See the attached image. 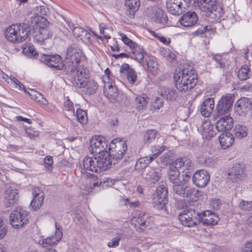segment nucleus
<instances>
[{"label":"nucleus","mask_w":252,"mask_h":252,"mask_svg":"<svg viewBox=\"0 0 252 252\" xmlns=\"http://www.w3.org/2000/svg\"><path fill=\"white\" fill-rule=\"evenodd\" d=\"M169 171H168V179L170 183H171L173 185L180 184L181 180L180 177V171L177 168L169 167Z\"/></svg>","instance_id":"obj_37"},{"label":"nucleus","mask_w":252,"mask_h":252,"mask_svg":"<svg viewBox=\"0 0 252 252\" xmlns=\"http://www.w3.org/2000/svg\"><path fill=\"white\" fill-rule=\"evenodd\" d=\"M199 222H202L204 225H216L217 224L219 218L214 213L211 211L207 210L201 213H199Z\"/></svg>","instance_id":"obj_19"},{"label":"nucleus","mask_w":252,"mask_h":252,"mask_svg":"<svg viewBox=\"0 0 252 252\" xmlns=\"http://www.w3.org/2000/svg\"><path fill=\"white\" fill-rule=\"evenodd\" d=\"M75 116L78 122L81 124L85 125L88 122V116L86 111L82 109H77Z\"/></svg>","instance_id":"obj_45"},{"label":"nucleus","mask_w":252,"mask_h":252,"mask_svg":"<svg viewBox=\"0 0 252 252\" xmlns=\"http://www.w3.org/2000/svg\"><path fill=\"white\" fill-rule=\"evenodd\" d=\"M158 92L162 97L167 100H174L178 96V93L176 90L165 86H161L159 89Z\"/></svg>","instance_id":"obj_32"},{"label":"nucleus","mask_w":252,"mask_h":252,"mask_svg":"<svg viewBox=\"0 0 252 252\" xmlns=\"http://www.w3.org/2000/svg\"><path fill=\"white\" fill-rule=\"evenodd\" d=\"M203 137L210 139L215 135L214 126L211 124L209 120H206L202 122L200 128Z\"/></svg>","instance_id":"obj_29"},{"label":"nucleus","mask_w":252,"mask_h":252,"mask_svg":"<svg viewBox=\"0 0 252 252\" xmlns=\"http://www.w3.org/2000/svg\"><path fill=\"white\" fill-rule=\"evenodd\" d=\"M39 60L48 66L56 70L62 69L64 65L63 63L61 56L59 55H50L40 54Z\"/></svg>","instance_id":"obj_11"},{"label":"nucleus","mask_w":252,"mask_h":252,"mask_svg":"<svg viewBox=\"0 0 252 252\" xmlns=\"http://www.w3.org/2000/svg\"><path fill=\"white\" fill-rule=\"evenodd\" d=\"M198 17L193 11H188L184 14L180 19L181 24L185 27H191L197 24Z\"/></svg>","instance_id":"obj_21"},{"label":"nucleus","mask_w":252,"mask_h":252,"mask_svg":"<svg viewBox=\"0 0 252 252\" xmlns=\"http://www.w3.org/2000/svg\"><path fill=\"white\" fill-rule=\"evenodd\" d=\"M147 70L152 74L155 75L158 73L159 65L156 59L153 57L150 58L147 61Z\"/></svg>","instance_id":"obj_38"},{"label":"nucleus","mask_w":252,"mask_h":252,"mask_svg":"<svg viewBox=\"0 0 252 252\" xmlns=\"http://www.w3.org/2000/svg\"><path fill=\"white\" fill-rule=\"evenodd\" d=\"M127 79L130 84H134L137 79V75L134 69H128L126 73Z\"/></svg>","instance_id":"obj_59"},{"label":"nucleus","mask_w":252,"mask_h":252,"mask_svg":"<svg viewBox=\"0 0 252 252\" xmlns=\"http://www.w3.org/2000/svg\"><path fill=\"white\" fill-rule=\"evenodd\" d=\"M200 164H204L206 166L211 167L215 163V160L212 157H200L198 159Z\"/></svg>","instance_id":"obj_52"},{"label":"nucleus","mask_w":252,"mask_h":252,"mask_svg":"<svg viewBox=\"0 0 252 252\" xmlns=\"http://www.w3.org/2000/svg\"><path fill=\"white\" fill-rule=\"evenodd\" d=\"M213 59L219 64L220 67L223 68L225 66L226 61L224 59L222 58L221 55L216 54L214 56Z\"/></svg>","instance_id":"obj_62"},{"label":"nucleus","mask_w":252,"mask_h":252,"mask_svg":"<svg viewBox=\"0 0 252 252\" xmlns=\"http://www.w3.org/2000/svg\"><path fill=\"white\" fill-rule=\"evenodd\" d=\"M251 101L247 97H242L235 104V110L239 115H245L251 108Z\"/></svg>","instance_id":"obj_20"},{"label":"nucleus","mask_w":252,"mask_h":252,"mask_svg":"<svg viewBox=\"0 0 252 252\" xmlns=\"http://www.w3.org/2000/svg\"><path fill=\"white\" fill-rule=\"evenodd\" d=\"M233 125V118L229 116H225L217 122L216 128L218 131L224 132L231 129Z\"/></svg>","instance_id":"obj_24"},{"label":"nucleus","mask_w":252,"mask_h":252,"mask_svg":"<svg viewBox=\"0 0 252 252\" xmlns=\"http://www.w3.org/2000/svg\"><path fill=\"white\" fill-rule=\"evenodd\" d=\"M160 54L169 62L173 61L176 57V55L169 49H162L160 50Z\"/></svg>","instance_id":"obj_54"},{"label":"nucleus","mask_w":252,"mask_h":252,"mask_svg":"<svg viewBox=\"0 0 252 252\" xmlns=\"http://www.w3.org/2000/svg\"><path fill=\"white\" fill-rule=\"evenodd\" d=\"M233 131L236 138L242 139L247 136L249 127L243 124L239 123L235 125Z\"/></svg>","instance_id":"obj_35"},{"label":"nucleus","mask_w":252,"mask_h":252,"mask_svg":"<svg viewBox=\"0 0 252 252\" xmlns=\"http://www.w3.org/2000/svg\"><path fill=\"white\" fill-rule=\"evenodd\" d=\"M33 199L31 202V206L33 210H37L41 207L44 201V193L38 188L35 189L33 192Z\"/></svg>","instance_id":"obj_28"},{"label":"nucleus","mask_w":252,"mask_h":252,"mask_svg":"<svg viewBox=\"0 0 252 252\" xmlns=\"http://www.w3.org/2000/svg\"><path fill=\"white\" fill-rule=\"evenodd\" d=\"M64 109L68 111H71L74 114L75 109L72 101L67 97L64 102Z\"/></svg>","instance_id":"obj_63"},{"label":"nucleus","mask_w":252,"mask_h":252,"mask_svg":"<svg viewBox=\"0 0 252 252\" xmlns=\"http://www.w3.org/2000/svg\"><path fill=\"white\" fill-rule=\"evenodd\" d=\"M153 161L152 158L149 156L139 158L137 161L135 168L136 170H140L146 168Z\"/></svg>","instance_id":"obj_40"},{"label":"nucleus","mask_w":252,"mask_h":252,"mask_svg":"<svg viewBox=\"0 0 252 252\" xmlns=\"http://www.w3.org/2000/svg\"><path fill=\"white\" fill-rule=\"evenodd\" d=\"M49 12V9L46 6H35L32 9L31 14H33L35 16L46 15Z\"/></svg>","instance_id":"obj_46"},{"label":"nucleus","mask_w":252,"mask_h":252,"mask_svg":"<svg viewBox=\"0 0 252 252\" xmlns=\"http://www.w3.org/2000/svg\"><path fill=\"white\" fill-rule=\"evenodd\" d=\"M27 93L32 99L40 101V98L43 99V95L41 93L33 89L30 90Z\"/></svg>","instance_id":"obj_60"},{"label":"nucleus","mask_w":252,"mask_h":252,"mask_svg":"<svg viewBox=\"0 0 252 252\" xmlns=\"http://www.w3.org/2000/svg\"><path fill=\"white\" fill-rule=\"evenodd\" d=\"M130 58L133 59L139 63L143 61L144 59V50L141 46L136 44L129 49Z\"/></svg>","instance_id":"obj_31"},{"label":"nucleus","mask_w":252,"mask_h":252,"mask_svg":"<svg viewBox=\"0 0 252 252\" xmlns=\"http://www.w3.org/2000/svg\"><path fill=\"white\" fill-rule=\"evenodd\" d=\"M147 102L145 97L138 96L136 97L135 104L137 109L140 110L147 105Z\"/></svg>","instance_id":"obj_55"},{"label":"nucleus","mask_w":252,"mask_h":252,"mask_svg":"<svg viewBox=\"0 0 252 252\" xmlns=\"http://www.w3.org/2000/svg\"><path fill=\"white\" fill-rule=\"evenodd\" d=\"M123 202L125 203V205L130 208L138 207L140 204V202L138 201L133 199V198H124Z\"/></svg>","instance_id":"obj_57"},{"label":"nucleus","mask_w":252,"mask_h":252,"mask_svg":"<svg viewBox=\"0 0 252 252\" xmlns=\"http://www.w3.org/2000/svg\"><path fill=\"white\" fill-rule=\"evenodd\" d=\"M65 71L66 79L71 85L78 88L84 87L87 77L85 69L83 67L72 69L68 68L65 69Z\"/></svg>","instance_id":"obj_4"},{"label":"nucleus","mask_w":252,"mask_h":252,"mask_svg":"<svg viewBox=\"0 0 252 252\" xmlns=\"http://www.w3.org/2000/svg\"><path fill=\"white\" fill-rule=\"evenodd\" d=\"M167 203V199H160L158 197H154L153 198V206L157 210L165 211V206Z\"/></svg>","instance_id":"obj_43"},{"label":"nucleus","mask_w":252,"mask_h":252,"mask_svg":"<svg viewBox=\"0 0 252 252\" xmlns=\"http://www.w3.org/2000/svg\"><path fill=\"white\" fill-rule=\"evenodd\" d=\"M84 32H85V30L80 27H76L75 28H73L72 30L73 35L77 38H81L83 36Z\"/></svg>","instance_id":"obj_64"},{"label":"nucleus","mask_w":252,"mask_h":252,"mask_svg":"<svg viewBox=\"0 0 252 252\" xmlns=\"http://www.w3.org/2000/svg\"><path fill=\"white\" fill-rule=\"evenodd\" d=\"M239 207L244 211H250L252 209V201H241L239 203Z\"/></svg>","instance_id":"obj_61"},{"label":"nucleus","mask_w":252,"mask_h":252,"mask_svg":"<svg viewBox=\"0 0 252 252\" xmlns=\"http://www.w3.org/2000/svg\"><path fill=\"white\" fill-rule=\"evenodd\" d=\"M31 24L32 25L33 31H39L41 29H49V22L44 17L41 16H32Z\"/></svg>","instance_id":"obj_25"},{"label":"nucleus","mask_w":252,"mask_h":252,"mask_svg":"<svg viewBox=\"0 0 252 252\" xmlns=\"http://www.w3.org/2000/svg\"><path fill=\"white\" fill-rule=\"evenodd\" d=\"M238 77L241 80H246L250 78L249 69L247 65L243 66L238 72Z\"/></svg>","instance_id":"obj_49"},{"label":"nucleus","mask_w":252,"mask_h":252,"mask_svg":"<svg viewBox=\"0 0 252 252\" xmlns=\"http://www.w3.org/2000/svg\"><path fill=\"white\" fill-rule=\"evenodd\" d=\"M219 141L221 148L225 149L230 147L234 142V138L230 132L222 133L219 136Z\"/></svg>","instance_id":"obj_33"},{"label":"nucleus","mask_w":252,"mask_h":252,"mask_svg":"<svg viewBox=\"0 0 252 252\" xmlns=\"http://www.w3.org/2000/svg\"><path fill=\"white\" fill-rule=\"evenodd\" d=\"M215 102L213 98L209 97L206 99L200 106V111L202 116L209 117L212 113L214 108Z\"/></svg>","instance_id":"obj_27"},{"label":"nucleus","mask_w":252,"mask_h":252,"mask_svg":"<svg viewBox=\"0 0 252 252\" xmlns=\"http://www.w3.org/2000/svg\"><path fill=\"white\" fill-rule=\"evenodd\" d=\"M216 3L214 0H195L194 6L197 7L200 10L207 14L210 8H213Z\"/></svg>","instance_id":"obj_30"},{"label":"nucleus","mask_w":252,"mask_h":252,"mask_svg":"<svg viewBox=\"0 0 252 252\" xmlns=\"http://www.w3.org/2000/svg\"><path fill=\"white\" fill-rule=\"evenodd\" d=\"M154 197H158L160 199H167V189L163 185L159 186L157 188L156 192L154 195Z\"/></svg>","instance_id":"obj_44"},{"label":"nucleus","mask_w":252,"mask_h":252,"mask_svg":"<svg viewBox=\"0 0 252 252\" xmlns=\"http://www.w3.org/2000/svg\"><path fill=\"white\" fill-rule=\"evenodd\" d=\"M84 91L86 92V93L89 94H94L97 89V83L94 80H89L87 78L85 81V85H84Z\"/></svg>","instance_id":"obj_41"},{"label":"nucleus","mask_w":252,"mask_h":252,"mask_svg":"<svg viewBox=\"0 0 252 252\" xmlns=\"http://www.w3.org/2000/svg\"><path fill=\"white\" fill-rule=\"evenodd\" d=\"M125 5L126 7V15L132 19L140 6V0H126Z\"/></svg>","instance_id":"obj_26"},{"label":"nucleus","mask_w":252,"mask_h":252,"mask_svg":"<svg viewBox=\"0 0 252 252\" xmlns=\"http://www.w3.org/2000/svg\"><path fill=\"white\" fill-rule=\"evenodd\" d=\"M148 216L143 214L140 215L138 218H134L131 220V224L134 225V227L139 232H142L150 226V222L147 220Z\"/></svg>","instance_id":"obj_22"},{"label":"nucleus","mask_w":252,"mask_h":252,"mask_svg":"<svg viewBox=\"0 0 252 252\" xmlns=\"http://www.w3.org/2000/svg\"><path fill=\"white\" fill-rule=\"evenodd\" d=\"M83 58L82 51L78 48L69 47L67 50L66 57L65 58V63L64 64L65 69L68 68H77L79 67H82L80 65V62Z\"/></svg>","instance_id":"obj_5"},{"label":"nucleus","mask_w":252,"mask_h":252,"mask_svg":"<svg viewBox=\"0 0 252 252\" xmlns=\"http://www.w3.org/2000/svg\"><path fill=\"white\" fill-rule=\"evenodd\" d=\"M170 168L180 169L182 172H188L191 173L194 169V164L192 161L187 157L179 158L169 164Z\"/></svg>","instance_id":"obj_12"},{"label":"nucleus","mask_w":252,"mask_h":252,"mask_svg":"<svg viewBox=\"0 0 252 252\" xmlns=\"http://www.w3.org/2000/svg\"><path fill=\"white\" fill-rule=\"evenodd\" d=\"M233 102L234 97L232 95L227 94L222 96L217 105L216 110L218 115H222L229 113Z\"/></svg>","instance_id":"obj_9"},{"label":"nucleus","mask_w":252,"mask_h":252,"mask_svg":"<svg viewBox=\"0 0 252 252\" xmlns=\"http://www.w3.org/2000/svg\"><path fill=\"white\" fill-rule=\"evenodd\" d=\"M120 141H124V140H122V139L120 138H116L115 139H113L111 143L109 144V146L107 147V148L109 151V154H107L106 155L104 154V155L105 156H108V158H109V156L111 157V153L112 152H115V151H116V149H117V144L120 142Z\"/></svg>","instance_id":"obj_53"},{"label":"nucleus","mask_w":252,"mask_h":252,"mask_svg":"<svg viewBox=\"0 0 252 252\" xmlns=\"http://www.w3.org/2000/svg\"><path fill=\"white\" fill-rule=\"evenodd\" d=\"M127 150V146L125 141H120L117 144V149L115 152L111 153V157L116 159H121Z\"/></svg>","instance_id":"obj_36"},{"label":"nucleus","mask_w":252,"mask_h":252,"mask_svg":"<svg viewBox=\"0 0 252 252\" xmlns=\"http://www.w3.org/2000/svg\"><path fill=\"white\" fill-rule=\"evenodd\" d=\"M147 16L153 20V21L160 24L161 26H165L167 24L168 18L162 9L158 6H151L147 8L145 11Z\"/></svg>","instance_id":"obj_8"},{"label":"nucleus","mask_w":252,"mask_h":252,"mask_svg":"<svg viewBox=\"0 0 252 252\" xmlns=\"http://www.w3.org/2000/svg\"><path fill=\"white\" fill-rule=\"evenodd\" d=\"M30 29L25 24H16L9 26L5 30V37L9 41L20 43L26 40L29 35Z\"/></svg>","instance_id":"obj_3"},{"label":"nucleus","mask_w":252,"mask_h":252,"mask_svg":"<svg viewBox=\"0 0 252 252\" xmlns=\"http://www.w3.org/2000/svg\"><path fill=\"white\" fill-rule=\"evenodd\" d=\"M213 31L212 27L209 26H207L201 29H198L194 32V34L197 36H200L202 37H206L207 36L206 33L212 32Z\"/></svg>","instance_id":"obj_51"},{"label":"nucleus","mask_w":252,"mask_h":252,"mask_svg":"<svg viewBox=\"0 0 252 252\" xmlns=\"http://www.w3.org/2000/svg\"><path fill=\"white\" fill-rule=\"evenodd\" d=\"M222 14L223 12L221 8L217 5L216 3L213 6V8H210L206 15L211 18L219 19L222 16Z\"/></svg>","instance_id":"obj_39"},{"label":"nucleus","mask_w":252,"mask_h":252,"mask_svg":"<svg viewBox=\"0 0 252 252\" xmlns=\"http://www.w3.org/2000/svg\"><path fill=\"white\" fill-rule=\"evenodd\" d=\"M198 194V191L195 190L194 188H190L188 186V189H186L184 197L189 198L192 200H197Z\"/></svg>","instance_id":"obj_48"},{"label":"nucleus","mask_w":252,"mask_h":252,"mask_svg":"<svg viewBox=\"0 0 252 252\" xmlns=\"http://www.w3.org/2000/svg\"><path fill=\"white\" fill-rule=\"evenodd\" d=\"M32 35L35 42L39 44H43L46 40L52 37L53 33L49 29L42 28L39 31H33Z\"/></svg>","instance_id":"obj_18"},{"label":"nucleus","mask_w":252,"mask_h":252,"mask_svg":"<svg viewBox=\"0 0 252 252\" xmlns=\"http://www.w3.org/2000/svg\"><path fill=\"white\" fill-rule=\"evenodd\" d=\"M10 223L12 226L15 229L23 227L28 223V212L21 207H18L13 210L10 215Z\"/></svg>","instance_id":"obj_7"},{"label":"nucleus","mask_w":252,"mask_h":252,"mask_svg":"<svg viewBox=\"0 0 252 252\" xmlns=\"http://www.w3.org/2000/svg\"><path fill=\"white\" fill-rule=\"evenodd\" d=\"M19 191L14 187L7 188L4 192L3 203L7 207H11L16 204L19 200Z\"/></svg>","instance_id":"obj_14"},{"label":"nucleus","mask_w":252,"mask_h":252,"mask_svg":"<svg viewBox=\"0 0 252 252\" xmlns=\"http://www.w3.org/2000/svg\"><path fill=\"white\" fill-rule=\"evenodd\" d=\"M189 2V0H167L166 8L171 14L179 15L188 6Z\"/></svg>","instance_id":"obj_10"},{"label":"nucleus","mask_w":252,"mask_h":252,"mask_svg":"<svg viewBox=\"0 0 252 252\" xmlns=\"http://www.w3.org/2000/svg\"><path fill=\"white\" fill-rule=\"evenodd\" d=\"M0 79H2L10 85H13L15 88H17L19 90H24L27 92L24 86L17 78L13 76H9L3 72V74L1 75Z\"/></svg>","instance_id":"obj_34"},{"label":"nucleus","mask_w":252,"mask_h":252,"mask_svg":"<svg viewBox=\"0 0 252 252\" xmlns=\"http://www.w3.org/2000/svg\"><path fill=\"white\" fill-rule=\"evenodd\" d=\"M210 180L209 173L205 170L196 171L193 175L192 181L197 187L203 188L206 186Z\"/></svg>","instance_id":"obj_17"},{"label":"nucleus","mask_w":252,"mask_h":252,"mask_svg":"<svg viewBox=\"0 0 252 252\" xmlns=\"http://www.w3.org/2000/svg\"><path fill=\"white\" fill-rule=\"evenodd\" d=\"M105 95L110 100L112 101L116 99L117 97L118 93V90L115 86L110 85L108 86V88H105L104 91Z\"/></svg>","instance_id":"obj_42"},{"label":"nucleus","mask_w":252,"mask_h":252,"mask_svg":"<svg viewBox=\"0 0 252 252\" xmlns=\"http://www.w3.org/2000/svg\"><path fill=\"white\" fill-rule=\"evenodd\" d=\"M227 175V182L235 183L242 180L244 177L243 166L240 163L233 164Z\"/></svg>","instance_id":"obj_15"},{"label":"nucleus","mask_w":252,"mask_h":252,"mask_svg":"<svg viewBox=\"0 0 252 252\" xmlns=\"http://www.w3.org/2000/svg\"><path fill=\"white\" fill-rule=\"evenodd\" d=\"M107 142L103 136L93 137L90 141V150L94 154H99L103 152L107 153Z\"/></svg>","instance_id":"obj_13"},{"label":"nucleus","mask_w":252,"mask_h":252,"mask_svg":"<svg viewBox=\"0 0 252 252\" xmlns=\"http://www.w3.org/2000/svg\"><path fill=\"white\" fill-rule=\"evenodd\" d=\"M165 147L155 146L152 148V153L149 155L150 158H152L153 161L158 157L163 151Z\"/></svg>","instance_id":"obj_56"},{"label":"nucleus","mask_w":252,"mask_h":252,"mask_svg":"<svg viewBox=\"0 0 252 252\" xmlns=\"http://www.w3.org/2000/svg\"><path fill=\"white\" fill-rule=\"evenodd\" d=\"M111 165L110 158L108 156L101 155L94 158L86 157L83 161V169H82L83 175L89 176L90 179L88 182L89 187L87 189L83 191V194H87L92 191L93 187L97 186L98 183L96 181L97 177L93 174L87 173L88 171L93 172H100L106 170Z\"/></svg>","instance_id":"obj_1"},{"label":"nucleus","mask_w":252,"mask_h":252,"mask_svg":"<svg viewBox=\"0 0 252 252\" xmlns=\"http://www.w3.org/2000/svg\"><path fill=\"white\" fill-rule=\"evenodd\" d=\"M187 189H188V186L181 183L173 185L172 187L173 192L182 197H185V191Z\"/></svg>","instance_id":"obj_47"},{"label":"nucleus","mask_w":252,"mask_h":252,"mask_svg":"<svg viewBox=\"0 0 252 252\" xmlns=\"http://www.w3.org/2000/svg\"><path fill=\"white\" fill-rule=\"evenodd\" d=\"M157 132L155 130L151 129L147 131L144 135V141L146 144L152 142L156 137Z\"/></svg>","instance_id":"obj_50"},{"label":"nucleus","mask_w":252,"mask_h":252,"mask_svg":"<svg viewBox=\"0 0 252 252\" xmlns=\"http://www.w3.org/2000/svg\"><path fill=\"white\" fill-rule=\"evenodd\" d=\"M199 213L194 209L184 210L179 215L178 219L181 224L188 227H193L199 223Z\"/></svg>","instance_id":"obj_6"},{"label":"nucleus","mask_w":252,"mask_h":252,"mask_svg":"<svg viewBox=\"0 0 252 252\" xmlns=\"http://www.w3.org/2000/svg\"><path fill=\"white\" fill-rule=\"evenodd\" d=\"M161 170L158 168H150L147 169L144 178L149 185H152L157 183L161 178Z\"/></svg>","instance_id":"obj_23"},{"label":"nucleus","mask_w":252,"mask_h":252,"mask_svg":"<svg viewBox=\"0 0 252 252\" xmlns=\"http://www.w3.org/2000/svg\"><path fill=\"white\" fill-rule=\"evenodd\" d=\"M174 79L176 89L182 93L191 90L197 82L195 70L189 64H185L178 70H176Z\"/></svg>","instance_id":"obj_2"},{"label":"nucleus","mask_w":252,"mask_h":252,"mask_svg":"<svg viewBox=\"0 0 252 252\" xmlns=\"http://www.w3.org/2000/svg\"><path fill=\"white\" fill-rule=\"evenodd\" d=\"M120 36L122 41L129 47V49L135 46L137 43L133 42L132 40L129 39L127 36L124 33H120Z\"/></svg>","instance_id":"obj_58"},{"label":"nucleus","mask_w":252,"mask_h":252,"mask_svg":"<svg viewBox=\"0 0 252 252\" xmlns=\"http://www.w3.org/2000/svg\"><path fill=\"white\" fill-rule=\"evenodd\" d=\"M56 230L54 235L47 237L46 238H43L41 242V246L44 248L53 246L57 245L61 240L63 237V233L61 228L62 226L55 224Z\"/></svg>","instance_id":"obj_16"}]
</instances>
